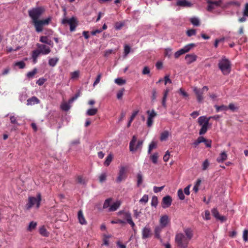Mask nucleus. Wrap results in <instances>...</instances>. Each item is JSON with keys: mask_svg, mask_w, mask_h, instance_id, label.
Masks as SVG:
<instances>
[{"mask_svg": "<svg viewBox=\"0 0 248 248\" xmlns=\"http://www.w3.org/2000/svg\"><path fill=\"white\" fill-rule=\"evenodd\" d=\"M184 233H178L175 236V242L179 248H187L190 240L193 237V230L190 228L184 230Z\"/></svg>", "mask_w": 248, "mask_h": 248, "instance_id": "obj_1", "label": "nucleus"}, {"mask_svg": "<svg viewBox=\"0 0 248 248\" xmlns=\"http://www.w3.org/2000/svg\"><path fill=\"white\" fill-rule=\"evenodd\" d=\"M218 66L224 75L229 74L231 71V63L225 56H222L218 61Z\"/></svg>", "mask_w": 248, "mask_h": 248, "instance_id": "obj_2", "label": "nucleus"}, {"mask_svg": "<svg viewBox=\"0 0 248 248\" xmlns=\"http://www.w3.org/2000/svg\"><path fill=\"white\" fill-rule=\"evenodd\" d=\"M198 123L201 128L199 131V135H203L207 131L209 127L211 126L207 117L206 116H200L198 119Z\"/></svg>", "mask_w": 248, "mask_h": 248, "instance_id": "obj_3", "label": "nucleus"}, {"mask_svg": "<svg viewBox=\"0 0 248 248\" xmlns=\"http://www.w3.org/2000/svg\"><path fill=\"white\" fill-rule=\"evenodd\" d=\"M44 8L41 6L34 7L28 11L29 16L31 19V22L38 19L44 12Z\"/></svg>", "mask_w": 248, "mask_h": 248, "instance_id": "obj_4", "label": "nucleus"}, {"mask_svg": "<svg viewBox=\"0 0 248 248\" xmlns=\"http://www.w3.org/2000/svg\"><path fill=\"white\" fill-rule=\"evenodd\" d=\"M41 200V194H38L37 198L34 197H30L29 198L28 203L26 205L27 209H30L33 205H35L37 208H38L40 205V202Z\"/></svg>", "mask_w": 248, "mask_h": 248, "instance_id": "obj_5", "label": "nucleus"}, {"mask_svg": "<svg viewBox=\"0 0 248 248\" xmlns=\"http://www.w3.org/2000/svg\"><path fill=\"white\" fill-rule=\"evenodd\" d=\"M62 24L64 25L68 24L70 26V31L72 32L76 30L78 23L76 18L74 17H72L69 19L66 17L63 18L62 21Z\"/></svg>", "mask_w": 248, "mask_h": 248, "instance_id": "obj_6", "label": "nucleus"}, {"mask_svg": "<svg viewBox=\"0 0 248 248\" xmlns=\"http://www.w3.org/2000/svg\"><path fill=\"white\" fill-rule=\"evenodd\" d=\"M137 141V137L136 136H133L132 139L129 143V150L131 152H135L138 149H140L143 144L142 140H139L136 146H135L136 142Z\"/></svg>", "mask_w": 248, "mask_h": 248, "instance_id": "obj_7", "label": "nucleus"}, {"mask_svg": "<svg viewBox=\"0 0 248 248\" xmlns=\"http://www.w3.org/2000/svg\"><path fill=\"white\" fill-rule=\"evenodd\" d=\"M126 177V168L124 166H121L119 167V171L118 173V176L116 179V182L118 183H120L123 180H125Z\"/></svg>", "mask_w": 248, "mask_h": 248, "instance_id": "obj_8", "label": "nucleus"}, {"mask_svg": "<svg viewBox=\"0 0 248 248\" xmlns=\"http://www.w3.org/2000/svg\"><path fill=\"white\" fill-rule=\"evenodd\" d=\"M36 46L43 55H47L51 52L50 47L45 44H37Z\"/></svg>", "mask_w": 248, "mask_h": 248, "instance_id": "obj_9", "label": "nucleus"}, {"mask_svg": "<svg viewBox=\"0 0 248 248\" xmlns=\"http://www.w3.org/2000/svg\"><path fill=\"white\" fill-rule=\"evenodd\" d=\"M152 235L151 229L149 225H146L142 230V238L145 239Z\"/></svg>", "mask_w": 248, "mask_h": 248, "instance_id": "obj_10", "label": "nucleus"}, {"mask_svg": "<svg viewBox=\"0 0 248 248\" xmlns=\"http://www.w3.org/2000/svg\"><path fill=\"white\" fill-rule=\"evenodd\" d=\"M172 203V198L169 195L164 197L162 201V207L163 208H166L170 207Z\"/></svg>", "mask_w": 248, "mask_h": 248, "instance_id": "obj_11", "label": "nucleus"}, {"mask_svg": "<svg viewBox=\"0 0 248 248\" xmlns=\"http://www.w3.org/2000/svg\"><path fill=\"white\" fill-rule=\"evenodd\" d=\"M193 91L196 95L198 102L199 103L202 102L203 100V92L202 91L200 88H198L196 87H193Z\"/></svg>", "mask_w": 248, "mask_h": 248, "instance_id": "obj_12", "label": "nucleus"}, {"mask_svg": "<svg viewBox=\"0 0 248 248\" xmlns=\"http://www.w3.org/2000/svg\"><path fill=\"white\" fill-rule=\"evenodd\" d=\"M32 24L35 28V31L37 32H40L43 31V26H44L42 20L37 19L32 22Z\"/></svg>", "mask_w": 248, "mask_h": 248, "instance_id": "obj_13", "label": "nucleus"}, {"mask_svg": "<svg viewBox=\"0 0 248 248\" xmlns=\"http://www.w3.org/2000/svg\"><path fill=\"white\" fill-rule=\"evenodd\" d=\"M197 56L195 54H188L185 56V59L187 64H190L197 60Z\"/></svg>", "mask_w": 248, "mask_h": 248, "instance_id": "obj_14", "label": "nucleus"}, {"mask_svg": "<svg viewBox=\"0 0 248 248\" xmlns=\"http://www.w3.org/2000/svg\"><path fill=\"white\" fill-rule=\"evenodd\" d=\"M170 220L169 219V217L167 215H163L160 217L159 220V225L165 228L167 226Z\"/></svg>", "mask_w": 248, "mask_h": 248, "instance_id": "obj_15", "label": "nucleus"}, {"mask_svg": "<svg viewBox=\"0 0 248 248\" xmlns=\"http://www.w3.org/2000/svg\"><path fill=\"white\" fill-rule=\"evenodd\" d=\"M176 5L182 7H190L192 4L186 0H178L176 3Z\"/></svg>", "mask_w": 248, "mask_h": 248, "instance_id": "obj_16", "label": "nucleus"}, {"mask_svg": "<svg viewBox=\"0 0 248 248\" xmlns=\"http://www.w3.org/2000/svg\"><path fill=\"white\" fill-rule=\"evenodd\" d=\"M163 228L164 227L158 225L155 226L154 229L155 237L160 241H162V239L160 236V233Z\"/></svg>", "mask_w": 248, "mask_h": 248, "instance_id": "obj_17", "label": "nucleus"}, {"mask_svg": "<svg viewBox=\"0 0 248 248\" xmlns=\"http://www.w3.org/2000/svg\"><path fill=\"white\" fill-rule=\"evenodd\" d=\"M40 103L39 99L36 96H32L27 100V105L28 106H32Z\"/></svg>", "mask_w": 248, "mask_h": 248, "instance_id": "obj_18", "label": "nucleus"}, {"mask_svg": "<svg viewBox=\"0 0 248 248\" xmlns=\"http://www.w3.org/2000/svg\"><path fill=\"white\" fill-rule=\"evenodd\" d=\"M121 202L120 201H117L114 202L109 208L108 209V212H114L116 211L120 206Z\"/></svg>", "mask_w": 248, "mask_h": 248, "instance_id": "obj_19", "label": "nucleus"}, {"mask_svg": "<svg viewBox=\"0 0 248 248\" xmlns=\"http://www.w3.org/2000/svg\"><path fill=\"white\" fill-rule=\"evenodd\" d=\"M78 217L79 222L81 225H85L87 224V221L83 216V212L81 210H79L78 213Z\"/></svg>", "mask_w": 248, "mask_h": 248, "instance_id": "obj_20", "label": "nucleus"}, {"mask_svg": "<svg viewBox=\"0 0 248 248\" xmlns=\"http://www.w3.org/2000/svg\"><path fill=\"white\" fill-rule=\"evenodd\" d=\"M227 158V155L225 152H221L219 156L217 158V161L218 163L223 162Z\"/></svg>", "mask_w": 248, "mask_h": 248, "instance_id": "obj_21", "label": "nucleus"}, {"mask_svg": "<svg viewBox=\"0 0 248 248\" xmlns=\"http://www.w3.org/2000/svg\"><path fill=\"white\" fill-rule=\"evenodd\" d=\"M41 54L39 49L34 50L32 52V58L34 63H36L37 62V59L39 55Z\"/></svg>", "mask_w": 248, "mask_h": 248, "instance_id": "obj_22", "label": "nucleus"}, {"mask_svg": "<svg viewBox=\"0 0 248 248\" xmlns=\"http://www.w3.org/2000/svg\"><path fill=\"white\" fill-rule=\"evenodd\" d=\"M170 133L168 131H164L160 134V140L161 141H166L168 138Z\"/></svg>", "mask_w": 248, "mask_h": 248, "instance_id": "obj_23", "label": "nucleus"}, {"mask_svg": "<svg viewBox=\"0 0 248 248\" xmlns=\"http://www.w3.org/2000/svg\"><path fill=\"white\" fill-rule=\"evenodd\" d=\"M189 21L194 26H198L200 25V20L198 17H192L189 19Z\"/></svg>", "mask_w": 248, "mask_h": 248, "instance_id": "obj_24", "label": "nucleus"}, {"mask_svg": "<svg viewBox=\"0 0 248 248\" xmlns=\"http://www.w3.org/2000/svg\"><path fill=\"white\" fill-rule=\"evenodd\" d=\"M214 107L216 108V111L217 112L221 111H226L228 110V107L225 105H221V106H218V105H215Z\"/></svg>", "mask_w": 248, "mask_h": 248, "instance_id": "obj_25", "label": "nucleus"}, {"mask_svg": "<svg viewBox=\"0 0 248 248\" xmlns=\"http://www.w3.org/2000/svg\"><path fill=\"white\" fill-rule=\"evenodd\" d=\"M112 201V199L111 198H108L106 199L103 204V209L109 208L111 206L110 204Z\"/></svg>", "mask_w": 248, "mask_h": 248, "instance_id": "obj_26", "label": "nucleus"}, {"mask_svg": "<svg viewBox=\"0 0 248 248\" xmlns=\"http://www.w3.org/2000/svg\"><path fill=\"white\" fill-rule=\"evenodd\" d=\"M157 147L156 142L155 141H152L149 145L148 150V154H151L153 149H155Z\"/></svg>", "mask_w": 248, "mask_h": 248, "instance_id": "obj_27", "label": "nucleus"}, {"mask_svg": "<svg viewBox=\"0 0 248 248\" xmlns=\"http://www.w3.org/2000/svg\"><path fill=\"white\" fill-rule=\"evenodd\" d=\"M97 110L96 108H90L86 111V114L87 116H93L97 113Z\"/></svg>", "mask_w": 248, "mask_h": 248, "instance_id": "obj_28", "label": "nucleus"}, {"mask_svg": "<svg viewBox=\"0 0 248 248\" xmlns=\"http://www.w3.org/2000/svg\"><path fill=\"white\" fill-rule=\"evenodd\" d=\"M59 61L58 58H50L48 60V64L52 67L55 66Z\"/></svg>", "mask_w": 248, "mask_h": 248, "instance_id": "obj_29", "label": "nucleus"}, {"mask_svg": "<svg viewBox=\"0 0 248 248\" xmlns=\"http://www.w3.org/2000/svg\"><path fill=\"white\" fill-rule=\"evenodd\" d=\"M138 113L139 110H135L133 112L127 124L128 127H129L130 126L131 123H132L134 118L136 117V116L138 114Z\"/></svg>", "mask_w": 248, "mask_h": 248, "instance_id": "obj_30", "label": "nucleus"}, {"mask_svg": "<svg viewBox=\"0 0 248 248\" xmlns=\"http://www.w3.org/2000/svg\"><path fill=\"white\" fill-rule=\"evenodd\" d=\"M113 158V155L112 154H109L106 158L104 162V165L108 166L111 162Z\"/></svg>", "mask_w": 248, "mask_h": 248, "instance_id": "obj_31", "label": "nucleus"}, {"mask_svg": "<svg viewBox=\"0 0 248 248\" xmlns=\"http://www.w3.org/2000/svg\"><path fill=\"white\" fill-rule=\"evenodd\" d=\"M158 157V154L157 153H154L150 157V159L152 160V162L155 164H157Z\"/></svg>", "mask_w": 248, "mask_h": 248, "instance_id": "obj_32", "label": "nucleus"}, {"mask_svg": "<svg viewBox=\"0 0 248 248\" xmlns=\"http://www.w3.org/2000/svg\"><path fill=\"white\" fill-rule=\"evenodd\" d=\"M203 139V137H202V136L199 137L196 140H195L192 143V145L194 147H197L200 143L202 142Z\"/></svg>", "mask_w": 248, "mask_h": 248, "instance_id": "obj_33", "label": "nucleus"}, {"mask_svg": "<svg viewBox=\"0 0 248 248\" xmlns=\"http://www.w3.org/2000/svg\"><path fill=\"white\" fill-rule=\"evenodd\" d=\"M195 46V44L194 43L189 44L188 45H186L183 48L184 49L186 53L189 52L191 48Z\"/></svg>", "mask_w": 248, "mask_h": 248, "instance_id": "obj_34", "label": "nucleus"}, {"mask_svg": "<svg viewBox=\"0 0 248 248\" xmlns=\"http://www.w3.org/2000/svg\"><path fill=\"white\" fill-rule=\"evenodd\" d=\"M36 226L37 223L36 222L31 221L28 226V230L31 232L36 228Z\"/></svg>", "mask_w": 248, "mask_h": 248, "instance_id": "obj_35", "label": "nucleus"}, {"mask_svg": "<svg viewBox=\"0 0 248 248\" xmlns=\"http://www.w3.org/2000/svg\"><path fill=\"white\" fill-rule=\"evenodd\" d=\"M151 206L156 207L158 204V199L156 196H154L152 197V201H151Z\"/></svg>", "mask_w": 248, "mask_h": 248, "instance_id": "obj_36", "label": "nucleus"}, {"mask_svg": "<svg viewBox=\"0 0 248 248\" xmlns=\"http://www.w3.org/2000/svg\"><path fill=\"white\" fill-rule=\"evenodd\" d=\"M228 109H230L232 111L235 112L238 110V107L236 106L234 104L230 103L228 107Z\"/></svg>", "mask_w": 248, "mask_h": 248, "instance_id": "obj_37", "label": "nucleus"}, {"mask_svg": "<svg viewBox=\"0 0 248 248\" xmlns=\"http://www.w3.org/2000/svg\"><path fill=\"white\" fill-rule=\"evenodd\" d=\"M36 73L37 69L36 68H34L32 71L29 72L27 74V77L29 78H32Z\"/></svg>", "mask_w": 248, "mask_h": 248, "instance_id": "obj_38", "label": "nucleus"}, {"mask_svg": "<svg viewBox=\"0 0 248 248\" xmlns=\"http://www.w3.org/2000/svg\"><path fill=\"white\" fill-rule=\"evenodd\" d=\"M143 179H142V175L141 173L139 172L137 174V186H139L142 183Z\"/></svg>", "mask_w": 248, "mask_h": 248, "instance_id": "obj_39", "label": "nucleus"}, {"mask_svg": "<svg viewBox=\"0 0 248 248\" xmlns=\"http://www.w3.org/2000/svg\"><path fill=\"white\" fill-rule=\"evenodd\" d=\"M148 195L145 194L143 197L140 200L139 202L141 203L146 204L148 201Z\"/></svg>", "mask_w": 248, "mask_h": 248, "instance_id": "obj_40", "label": "nucleus"}, {"mask_svg": "<svg viewBox=\"0 0 248 248\" xmlns=\"http://www.w3.org/2000/svg\"><path fill=\"white\" fill-rule=\"evenodd\" d=\"M61 108L62 110L67 111L70 109V106L69 104L64 103L61 105Z\"/></svg>", "mask_w": 248, "mask_h": 248, "instance_id": "obj_41", "label": "nucleus"}, {"mask_svg": "<svg viewBox=\"0 0 248 248\" xmlns=\"http://www.w3.org/2000/svg\"><path fill=\"white\" fill-rule=\"evenodd\" d=\"M39 232L44 236H47L48 235V233L44 227H42L40 228Z\"/></svg>", "mask_w": 248, "mask_h": 248, "instance_id": "obj_42", "label": "nucleus"}, {"mask_svg": "<svg viewBox=\"0 0 248 248\" xmlns=\"http://www.w3.org/2000/svg\"><path fill=\"white\" fill-rule=\"evenodd\" d=\"M115 82L119 85H122L125 84L126 81L121 78H118L115 79Z\"/></svg>", "mask_w": 248, "mask_h": 248, "instance_id": "obj_43", "label": "nucleus"}, {"mask_svg": "<svg viewBox=\"0 0 248 248\" xmlns=\"http://www.w3.org/2000/svg\"><path fill=\"white\" fill-rule=\"evenodd\" d=\"M178 196L180 200H183L185 198V196L182 189H179L177 192Z\"/></svg>", "mask_w": 248, "mask_h": 248, "instance_id": "obj_44", "label": "nucleus"}, {"mask_svg": "<svg viewBox=\"0 0 248 248\" xmlns=\"http://www.w3.org/2000/svg\"><path fill=\"white\" fill-rule=\"evenodd\" d=\"M10 120L12 124H16L17 125H19V124L17 123L16 117L14 115H11L10 116Z\"/></svg>", "mask_w": 248, "mask_h": 248, "instance_id": "obj_45", "label": "nucleus"}, {"mask_svg": "<svg viewBox=\"0 0 248 248\" xmlns=\"http://www.w3.org/2000/svg\"><path fill=\"white\" fill-rule=\"evenodd\" d=\"M15 66H18L20 69H23L25 67V63L23 61L17 62L15 63Z\"/></svg>", "mask_w": 248, "mask_h": 248, "instance_id": "obj_46", "label": "nucleus"}, {"mask_svg": "<svg viewBox=\"0 0 248 248\" xmlns=\"http://www.w3.org/2000/svg\"><path fill=\"white\" fill-rule=\"evenodd\" d=\"M147 113L149 114L148 118L153 119L156 116V113L154 109H152L151 111L148 110Z\"/></svg>", "mask_w": 248, "mask_h": 248, "instance_id": "obj_47", "label": "nucleus"}, {"mask_svg": "<svg viewBox=\"0 0 248 248\" xmlns=\"http://www.w3.org/2000/svg\"><path fill=\"white\" fill-rule=\"evenodd\" d=\"M124 88H122L120 90H119L117 93V98L118 99H121L123 95H124Z\"/></svg>", "mask_w": 248, "mask_h": 248, "instance_id": "obj_48", "label": "nucleus"}, {"mask_svg": "<svg viewBox=\"0 0 248 248\" xmlns=\"http://www.w3.org/2000/svg\"><path fill=\"white\" fill-rule=\"evenodd\" d=\"M202 142L204 143L205 146L208 148H210L211 147L212 141L210 140H207L203 137V139L202 140Z\"/></svg>", "mask_w": 248, "mask_h": 248, "instance_id": "obj_49", "label": "nucleus"}, {"mask_svg": "<svg viewBox=\"0 0 248 248\" xmlns=\"http://www.w3.org/2000/svg\"><path fill=\"white\" fill-rule=\"evenodd\" d=\"M130 46L127 45H125L124 46V56L126 57L127 55L129 54V53L130 51Z\"/></svg>", "mask_w": 248, "mask_h": 248, "instance_id": "obj_50", "label": "nucleus"}, {"mask_svg": "<svg viewBox=\"0 0 248 248\" xmlns=\"http://www.w3.org/2000/svg\"><path fill=\"white\" fill-rule=\"evenodd\" d=\"M101 77H102L101 73L98 74V75L96 78V79L93 83V87H95L97 84H98L99 83Z\"/></svg>", "mask_w": 248, "mask_h": 248, "instance_id": "obj_51", "label": "nucleus"}, {"mask_svg": "<svg viewBox=\"0 0 248 248\" xmlns=\"http://www.w3.org/2000/svg\"><path fill=\"white\" fill-rule=\"evenodd\" d=\"M196 31L195 29L188 30L186 31V34L188 37H190L193 35H195L196 34Z\"/></svg>", "mask_w": 248, "mask_h": 248, "instance_id": "obj_52", "label": "nucleus"}, {"mask_svg": "<svg viewBox=\"0 0 248 248\" xmlns=\"http://www.w3.org/2000/svg\"><path fill=\"white\" fill-rule=\"evenodd\" d=\"M209 166V162L207 159L204 160L202 165V169L203 170H206Z\"/></svg>", "mask_w": 248, "mask_h": 248, "instance_id": "obj_53", "label": "nucleus"}, {"mask_svg": "<svg viewBox=\"0 0 248 248\" xmlns=\"http://www.w3.org/2000/svg\"><path fill=\"white\" fill-rule=\"evenodd\" d=\"M212 213L213 214V215L214 216V217L216 218H217L220 215H219V213L218 211V210H217V208H213L212 210Z\"/></svg>", "mask_w": 248, "mask_h": 248, "instance_id": "obj_54", "label": "nucleus"}, {"mask_svg": "<svg viewBox=\"0 0 248 248\" xmlns=\"http://www.w3.org/2000/svg\"><path fill=\"white\" fill-rule=\"evenodd\" d=\"M80 95V93L78 92L76 93L72 98L69 100V103H72L76 100Z\"/></svg>", "mask_w": 248, "mask_h": 248, "instance_id": "obj_55", "label": "nucleus"}, {"mask_svg": "<svg viewBox=\"0 0 248 248\" xmlns=\"http://www.w3.org/2000/svg\"><path fill=\"white\" fill-rule=\"evenodd\" d=\"M49 40L48 38L46 36H42L40 37L39 41L42 43L46 44L47 41Z\"/></svg>", "mask_w": 248, "mask_h": 248, "instance_id": "obj_56", "label": "nucleus"}, {"mask_svg": "<svg viewBox=\"0 0 248 248\" xmlns=\"http://www.w3.org/2000/svg\"><path fill=\"white\" fill-rule=\"evenodd\" d=\"M243 238L244 241H248V230H245L243 232Z\"/></svg>", "mask_w": 248, "mask_h": 248, "instance_id": "obj_57", "label": "nucleus"}, {"mask_svg": "<svg viewBox=\"0 0 248 248\" xmlns=\"http://www.w3.org/2000/svg\"><path fill=\"white\" fill-rule=\"evenodd\" d=\"M124 26V23L122 22H117L115 25V28L116 30H120Z\"/></svg>", "mask_w": 248, "mask_h": 248, "instance_id": "obj_58", "label": "nucleus"}, {"mask_svg": "<svg viewBox=\"0 0 248 248\" xmlns=\"http://www.w3.org/2000/svg\"><path fill=\"white\" fill-rule=\"evenodd\" d=\"M46 80V79L45 78H39L37 81H36V84H37L39 86H42V85H43V84L45 83V82Z\"/></svg>", "mask_w": 248, "mask_h": 248, "instance_id": "obj_59", "label": "nucleus"}, {"mask_svg": "<svg viewBox=\"0 0 248 248\" xmlns=\"http://www.w3.org/2000/svg\"><path fill=\"white\" fill-rule=\"evenodd\" d=\"M79 77V71H76L71 74V78L72 79H75Z\"/></svg>", "mask_w": 248, "mask_h": 248, "instance_id": "obj_60", "label": "nucleus"}, {"mask_svg": "<svg viewBox=\"0 0 248 248\" xmlns=\"http://www.w3.org/2000/svg\"><path fill=\"white\" fill-rule=\"evenodd\" d=\"M51 19H52L51 17L49 16L45 19H42V20L44 25L46 26V25H48L49 24L50 22L51 21Z\"/></svg>", "mask_w": 248, "mask_h": 248, "instance_id": "obj_61", "label": "nucleus"}, {"mask_svg": "<svg viewBox=\"0 0 248 248\" xmlns=\"http://www.w3.org/2000/svg\"><path fill=\"white\" fill-rule=\"evenodd\" d=\"M124 217L126 219V222L132 219L131 213L129 212H126L124 213Z\"/></svg>", "mask_w": 248, "mask_h": 248, "instance_id": "obj_62", "label": "nucleus"}, {"mask_svg": "<svg viewBox=\"0 0 248 248\" xmlns=\"http://www.w3.org/2000/svg\"><path fill=\"white\" fill-rule=\"evenodd\" d=\"M243 15L244 16L248 17V3L245 4V8L244 9Z\"/></svg>", "mask_w": 248, "mask_h": 248, "instance_id": "obj_63", "label": "nucleus"}, {"mask_svg": "<svg viewBox=\"0 0 248 248\" xmlns=\"http://www.w3.org/2000/svg\"><path fill=\"white\" fill-rule=\"evenodd\" d=\"M150 73V70L148 66H145L142 70V73L143 75H148Z\"/></svg>", "mask_w": 248, "mask_h": 248, "instance_id": "obj_64", "label": "nucleus"}]
</instances>
